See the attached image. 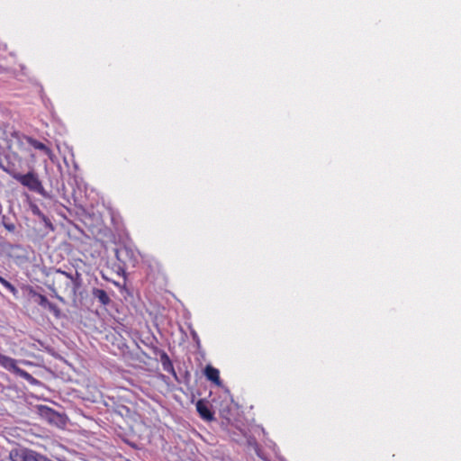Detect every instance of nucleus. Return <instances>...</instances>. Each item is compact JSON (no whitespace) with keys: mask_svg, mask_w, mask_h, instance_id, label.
<instances>
[{"mask_svg":"<svg viewBox=\"0 0 461 461\" xmlns=\"http://www.w3.org/2000/svg\"><path fill=\"white\" fill-rule=\"evenodd\" d=\"M204 374L208 380L215 383L216 384H220V375L218 369L212 367V366H207L205 367Z\"/></svg>","mask_w":461,"mask_h":461,"instance_id":"obj_7","label":"nucleus"},{"mask_svg":"<svg viewBox=\"0 0 461 461\" xmlns=\"http://www.w3.org/2000/svg\"><path fill=\"white\" fill-rule=\"evenodd\" d=\"M0 366L9 371H12L15 375H19L20 377H23V379H25L26 381H28L30 383L36 382V379L31 374H29L27 371L21 369L20 367L17 366L15 359H14L10 357L5 356L1 353H0Z\"/></svg>","mask_w":461,"mask_h":461,"instance_id":"obj_3","label":"nucleus"},{"mask_svg":"<svg viewBox=\"0 0 461 461\" xmlns=\"http://www.w3.org/2000/svg\"><path fill=\"white\" fill-rule=\"evenodd\" d=\"M32 211L33 214L37 215L39 218H41L44 215V213L36 205L32 207Z\"/></svg>","mask_w":461,"mask_h":461,"instance_id":"obj_10","label":"nucleus"},{"mask_svg":"<svg viewBox=\"0 0 461 461\" xmlns=\"http://www.w3.org/2000/svg\"><path fill=\"white\" fill-rule=\"evenodd\" d=\"M41 219L46 224V226L50 227V229H53L50 220L45 214Z\"/></svg>","mask_w":461,"mask_h":461,"instance_id":"obj_11","label":"nucleus"},{"mask_svg":"<svg viewBox=\"0 0 461 461\" xmlns=\"http://www.w3.org/2000/svg\"><path fill=\"white\" fill-rule=\"evenodd\" d=\"M94 296L99 300V302L106 305L109 303L110 299L104 290H94Z\"/></svg>","mask_w":461,"mask_h":461,"instance_id":"obj_8","label":"nucleus"},{"mask_svg":"<svg viewBox=\"0 0 461 461\" xmlns=\"http://www.w3.org/2000/svg\"><path fill=\"white\" fill-rule=\"evenodd\" d=\"M196 410L203 419H204L206 420H212L213 417H212V412L210 411V410L208 409V407L203 401L197 402Z\"/></svg>","mask_w":461,"mask_h":461,"instance_id":"obj_6","label":"nucleus"},{"mask_svg":"<svg viewBox=\"0 0 461 461\" xmlns=\"http://www.w3.org/2000/svg\"><path fill=\"white\" fill-rule=\"evenodd\" d=\"M12 138L14 156H21L29 159L30 162L35 163L36 155L32 151V149H35L46 155L50 160L54 158V153L49 146L31 136L14 132L12 134Z\"/></svg>","mask_w":461,"mask_h":461,"instance_id":"obj_1","label":"nucleus"},{"mask_svg":"<svg viewBox=\"0 0 461 461\" xmlns=\"http://www.w3.org/2000/svg\"><path fill=\"white\" fill-rule=\"evenodd\" d=\"M0 283L5 287V288H14V286L6 281L5 278L0 276Z\"/></svg>","mask_w":461,"mask_h":461,"instance_id":"obj_12","label":"nucleus"},{"mask_svg":"<svg viewBox=\"0 0 461 461\" xmlns=\"http://www.w3.org/2000/svg\"><path fill=\"white\" fill-rule=\"evenodd\" d=\"M161 358L164 370L170 371L173 369L172 363L167 354H163Z\"/></svg>","mask_w":461,"mask_h":461,"instance_id":"obj_9","label":"nucleus"},{"mask_svg":"<svg viewBox=\"0 0 461 461\" xmlns=\"http://www.w3.org/2000/svg\"><path fill=\"white\" fill-rule=\"evenodd\" d=\"M32 298L34 299V301L39 303L40 305L45 307V308H49V310L52 312H54L56 315L59 314V310L58 308L53 305L52 303H50L47 298L41 294H39L35 292L32 293Z\"/></svg>","mask_w":461,"mask_h":461,"instance_id":"obj_5","label":"nucleus"},{"mask_svg":"<svg viewBox=\"0 0 461 461\" xmlns=\"http://www.w3.org/2000/svg\"><path fill=\"white\" fill-rule=\"evenodd\" d=\"M0 167L10 176L18 181L22 185L27 187L29 190L37 193H41L43 191L42 184L37 174L33 171H29L28 173L23 175L17 172L14 167H6L3 165H0Z\"/></svg>","mask_w":461,"mask_h":461,"instance_id":"obj_2","label":"nucleus"},{"mask_svg":"<svg viewBox=\"0 0 461 461\" xmlns=\"http://www.w3.org/2000/svg\"><path fill=\"white\" fill-rule=\"evenodd\" d=\"M76 276H77V278L74 280V285H75V288H78L79 286H81V283L77 280L78 279V273L76 271Z\"/></svg>","mask_w":461,"mask_h":461,"instance_id":"obj_13","label":"nucleus"},{"mask_svg":"<svg viewBox=\"0 0 461 461\" xmlns=\"http://www.w3.org/2000/svg\"><path fill=\"white\" fill-rule=\"evenodd\" d=\"M6 228H7L9 230H14V225H6Z\"/></svg>","mask_w":461,"mask_h":461,"instance_id":"obj_14","label":"nucleus"},{"mask_svg":"<svg viewBox=\"0 0 461 461\" xmlns=\"http://www.w3.org/2000/svg\"><path fill=\"white\" fill-rule=\"evenodd\" d=\"M60 274L66 276L67 277L73 279V277L71 276L68 275L66 272H60Z\"/></svg>","mask_w":461,"mask_h":461,"instance_id":"obj_15","label":"nucleus"},{"mask_svg":"<svg viewBox=\"0 0 461 461\" xmlns=\"http://www.w3.org/2000/svg\"><path fill=\"white\" fill-rule=\"evenodd\" d=\"M41 455L27 448L13 449L9 454L10 461H41Z\"/></svg>","mask_w":461,"mask_h":461,"instance_id":"obj_4","label":"nucleus"}]
</instances>
